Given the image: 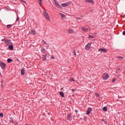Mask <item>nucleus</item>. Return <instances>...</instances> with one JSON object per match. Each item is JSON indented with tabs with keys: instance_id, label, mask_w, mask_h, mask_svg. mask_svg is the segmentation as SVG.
Instances as JSON below:
<instances>
[{
	"instance_id": "nucleus-42",
	"label": "nucleus",
	"mask_w": 125,
	"mask_h": 125,
	"mask_svg": "<svg viewBox=\"0 0 125 125\" xmlns=\"http://www.w3.org/2000/svg\"><path fill=\"white\" fill-rule=\"evenodd\" d=\"M81 17H83V16H81Z\"/></svg>"
},
{
	"instance_id": "nucleus-22",
	"label": "nucleus",
	"mask_w": 125,
	"mask_h": 125,
	"mask_svg": "<svg viewBox=\"0 0 125 125\" xmlns=\"http://www.w3.org/2000/svg\"><path fill=\"white\" fill-rule=\"evenodd\" d=\"M88 39H94V37L92 35H89Z\"/></svg>"
},
{
	"instance_id": "nucleus-8",
	"label": "nucleus",
	"mask_w": 125,
	"mask_h": 125,
	"mask_svg": "<svg viewBox=\"0 0 125 125\" xmlns=\"http://www.w3.org/2000/svg\"><path fill=\"white\" fill-rule=\"evenodd\" d=\"M5 43H6L8 45L12 44V42H11V40H6L5 42Z\"/></svg>"
},
{
	"instance_id": "nucleus-1",
	"label": "nucleus",
	"mask_w": 125,
	"mask_h": 125,
	"mask_svg": "<svg viewBox=\"0 0 125 125\" xmlns=\"http://www.w3.org/2000/svg\"><path fill=\"white\" fill-rule=\"evenodd\" d=\"M43 14H44V16H45L46 19H47V20H50V18H49V15H48V13H47V12L44 11Z\"/></svg>"
},
{
	"instance_id": "nucleus-30",
	"label": "nucleus",
	"mask_w": 125,
	"mask_h": 125,
	"mask_svg": "<svg viewBox=\"0 0 125 125\" xmlns=\"http://www.w3.org/2000/svg\"><path fill=\"white\" fill-rule=\"evenodd\" d=\"M115 82H116V78H114V79L112 80V83H115Z\"/></svg>"
},
{
	"instance_id": "nucleus-7",
	"label": "nucleus",
	"mask_w": 125,
	"mask_h": 125,
	"mask_svg": "<svg viewBox=\"0 0 125 125\" xmlns=\"http://www.w3.org/2000/svg\"><path fill=\"white\" fill-rule=\"evenodd\" d=\"M82 29L83 32H87L88 30H90V27L85 28V27H82Z\"/></svg>"
},
{
	"instance_id": "nucleus-28",
	"label": "nucleus",
	"mask_w": 125,
	"mask_h": 125,
	"mask_svg": "<svg viewBox=\"0 0 125 125\" xmlns=\"http://www.w3.org/2000/svg\"><path fill=\"white\" fill-rule=\"evenodd\" d=\"M95 95L97 97H99L100 95L98 93H95Z\"/></svg>"
},
{
	"instance_id": "nucleus-12",
	"label": "nucleus",
	"mask_w": 125,
	"mask_h": 125,
	"mask_svg": "<svg viewBox=\"0 0 125 125\" xmlns=\"http://www.w3.org/2000/svg\"><path fill=\"white\" fill-rule=\"evenodd\" d=\"M99 51H102L103 52H107V49L105 48H100L99 49Z\"/></svg>"
},
{
	"instance_id": "nucleus-27",
	"label": "nucleus",
	"mask_w": 125,
	"mask_h": 125,
	"mask_svg": "<svg viewBox=\"0 0 125 125\" xmlns=\"http://www.w3.org/2000/svg\"><path fill=\"white\" fill-rule=\"evenodd\" d=\"M117 59H123L124 58L122 56H118L117 57Z\"/></svg>"
},
{
	"instance_id": "nucleus-41",
	"label": "nucleus",
	"mask_w": 125,
	"mask_h": 125,
	"mask_svg": "<svg viewBox=\"0 0 125 125\" xmlns=\"http://www.w3.org/2000/svg\"><path fill=\"white\" fill-rule=\"evenodd\" d=\"M21 1H23V0H21Z\"/></svg>"
},
{
	"instance_id": "nucleus-4",
	"label": "nucleus",
	"mask_w": 125,
	"mask_h": 125,
	"mask_svg": "<svg viewBox=\"0 0 125 125\" xmlns=\"http://www.w3.org/2000/svg\"><path fill=\"white\" fill-rule=\"evenodd\" d=\"M54 2L56 6L58 7V8H62V7H61V6L58 4V3H57V1H56V0H54Z\"/></svg>"
},
{
	"instance_id": "nucleus-26",
	"label": "nucleus",
	"mask_w": 125,
	"mask_h": 125,
	"mask_svg": "<svg viewBox=\"0 0 125 125\" xmlns=\"http://www.w3.org/2000/svg\"><path fill=\"white\" fill-rule=\"evenodd\" d=\"M7 28L8 29H10V28H11V24H8L7 25Z\"/></svg>"
},
{
	"instance_id": "nucleus-11",
	"label": "nucleus",
	"mask_w": 125,
	"mask_h": 125,
	"mask_svg": "<svg viewBox=\"0 0 125 125\" xmlns=\"http://www.w3.org/2000/svg\"><path fill=\"white\" fill-rule=\"evenodd\" d=\"M67 32L68 34H74V33H75V31L72 29H68Z\"/></svg>"
},
{
	"instance_id": "nucleus-33",
	"label": "nucleus",
	"mask_w": 125,
	"mask_h": 125,
	"mask_svg": "<svg viewBox=\"0 0 125 125\" xmlns=\"http://www.w3.org/2000/svg\"><path fill=\"white\" fill-rule=\"evenodd\" d=\"M123 35L124 36H125V31H123Z\"/></svg>"
},
{
	"instance_id": "nucleus-40",
	"label": "nucleus",
	"mask_w": 125,
	"mask_h": 125,
	"mask_svg": "<svg viewBox=\"0 0 125 125\" xmlns=\"http://www.w3.org/2000/svg\"><path fill=\"white\" fill-rule=\"evenodd\" d=\"M75 112L77 113V112H78V111H77V110H76Z\"/></svg>"
},
{
	"instance_id": "nucleus-3",
	"label": "nucleus",
	"mask_w": 125,
	"mask_h": 125,
	"mask_svg": "<svg viewBox=\"0 0 125 125\" xmlns=\"http://www.w3.org/2000/svg\"><path fill=\"white\" fill-rule=\"evenodd\" d=\"M109 78V75L107 73H104L103 75V80H107V79Z\"/></svg>"
},
{
	"instance_id": "nucleus-17",
	"label": "nucleus",
	"mask_w": 125,
	"mask_h": 125,
	"mask_svg": "<svg viewBox=\"0 0 125 125\" xmlns=\"http://www.w3.org/2000/svg\"><path fill=\"white\" fill-rule=\"evenodd\" d=\"M9 49L10 50H13V45H10L9 46Z\"/></svg>"
},
{
	"instance_id": "nucleus-35",
	"label": "nucleus",
	"mask_w": 125,
	"mask_h": 125,
	"mask_svg": "<svg viewBox=\"0 0 125 125\" xmlns=\"http://www.w3.org/2000/svg\"><path fill=\"white\" fill-rule=\"evenodd\" d=\"M39 4H40V5H42V1L39 2Z\"/></svg>"
},
{
	"instance_id": "nucleus-31",
	"label": "nucleus",
	"mask_w": 125,
	"mask_h": 125,
	"mask_svg": "<svg viewBox=\"0 0 125 125\" xmlns=\"http://www.w3.org/2000/svg\"><path fill=\"white\" fill-rule=\"evenodd\" d=\"M0 117H3V114L2 113L0 114Z\"/></svg>"
},
{
	"instance_id": "nucleus-2",
	"label": "nucleus",
	"mask_w": 125,
	"mask_h": 125,
	"mask_svg": "<svg viewBox=\"0 0 125 125\" xmlns=\"http://www.w3.org/2000/svg\"><path fill=\"white\" fill-rule=\"evenodd\" d=\"M0 66L1 69H3L4 70V69H5V66H6V64H5L3 62H0Z\"/></svg>"
},
{
	"instance_id": "nucleus-36",
	"label": "nucleus",
	"mask_w": 125,
	"mask_h": 125,
	"mask_svg": "<svg viewBox=\"0 0 125 125\" xmlns=\"http://www.w3.org/2000/svg\"><path fill=\"white\" fill-rule=\"evenodd\" d=\"M28 29H29L30 30H31V29H32V27H31V26H29V27H28Z\"/></svg>"
},
{
	"instance_id": "nucleus-18",
	"label": "nucleus",
	"mask_w": 125,
	"mask_h": 125,
	"mask_svg": "<svg viewBox=\"0 0 125 125\" xmlns=\"http://www.w3.org/2000/svg\"><path fill=\"white\" fill-rule=\"evenodd\" d=\"M41 51L42 53V54H43V53H44L45 52V49L44 48H42L41 49Z\"/></svg>"
},
{
	"instance_id": "nucleus-19",
	"label": "nucleus",
	"mask_w": 125,
	"mask_h": 125,
	"mask_svg": "<svg viewBox=\"0 0 125 125\" xmlns=\"http://www.w3.org/2000/svg\"><path fill=\"white\" fill-rule=\"evenodd\" d=\"M60 95L62 97H64V93L62 92H60Z\"/></svg>"
},
{
	"instance_id": "nucleus-6",
	"label": "nucleus",
	"mask_w": 125,
	"mask_h": 125,
	"mask_svg": "<svg viewBox=\"0 0 125 125\" xmlns=\"http://www.w3.org/2000/svg\"><path fill=\"white\" fill-rule=\"evenodd\" d=\"M91 44V43H89L86 45V46H85V49H86V50H89V49H90Z\"/></svg>"
},
{
	"instance_id": "nucleus-5",
	"label": "nucleus",
	"mask_w": 125,
	"mask_h": 125,
	"mask_svg": "<svg viewBox=\"0 0 125 125\" xmlns=\"http://www.w3.org/2000/svg\"><path fill=\"white\" fill-rule=\"evenodd\" d=\"M70 4H71V2H68L62 4V6H63V7H66V6H68V5H70Z\"/></svg>"
},
{
	"instance_id": "nucleus-16",
	"label": "nucleus",
	"mask_w": 125,
	"mask_h": 125,
	"mask_svg": "<svg viewBox=\"0 0 125 125\" xmlns=\"http://www.w3.org/2000/svg\"><path fill=\"white\" fill-rule=\"evenodd\" d=\"M86 2H90V3H93V0H85Z\"/></svg>"
},
{
	"instance_id": "nucleus-21",
	"label": "nucleus",
	"mask_w": 125,
	"mask_h": 125,
	"mask_svg": "<svg viewBox=\"0 0 125 125\" xmlns=\"http://www.w3.org/2000/svg\"><path fill=\"white\" fill-rule=\"evenodd\" d=\"M7 62L8 63H11V62H12V60L11 59H8Z\"/></svg>"
},
{
	"instance_id": "nucleus-23",
	"label": "nucleus",
	"mask_w": 125,
	"mask_h": 125,
	"mask_svg": "<svg viewBox=\"0 0 125 125\" xmlns=\"http://www.w3.org/2000/svg\"><path fill=\"white\" fill-rule=\"evenodd\" d=\"M71 117H72V116L70 114H68L67 116V120H70L71 119Z\"/></svg>"
},
{
	"instance_id": "nucleus-39",
	"label": "nucleus",
	"mask_w": 125,
	"mask_h": 125,
	"mask_svg": "<svg viewBox=\"0 0 125 125\" xmlns=\"http://www.w3.org/2000/svg\"><path fill=\"white\" fill-rule=\"evenodd\" d=\"M72 91H75V89H72Z\"/></svg>"
},
{
	"instance_id": "nucleus-25",
	"label": "nucleus",
	"mask_w": 125,
	"mask_h": 125,
	"mask_svg": "<svg viewBox=\"0 0 125 125\" xmlns=\"http://www.w3.org/2000/svg\"><path fill=\"white\" fill-rule=\"evenodd\" d=\"M17 20L16 21V22H17V21H19V19H20V18L18 16V15H17Z\"/></svg>"
},
{
	"instance_id": "nucleus-13",
	"label": "nucleus",
	"mask_w": 125,
	"mask_h": 125,
	"mask_svg": "<svg viewBox=\"0 0 125 125\" xmlns=\"http://www.w3.org/2000/svg\"><path fill=\"white\" fill-rule=\"evenodd\" d=\"M21 75H25V69L24 68L21 69Z\"/></svg>"
},
{
	"instance_id": "nucleus-24",
	"label": "nucleus",
	"mask_w": 125,
	"mask_h": 125,
	"mask_svg": "<svg viewBox=\"0 0 125 125\" xmlns=\"http://www.w3.org/2000/svg\"><path fill=\"white\" fill-rule=\"evenodd\" d=\"M120 71H121V69H120V67H118L117 68V73H120V72H121Z\"/></svg>"
},
{
	"instance_id": "nucleus-14",
	"label": "nucleus",
	"mask_w": 125,
	"mask_h": 125,
	"mask_svg": "<svg viewBox=\"0 0 125 125\" xmlns=\"http://www.w3.org/2000/svg\"><path fill=\"white\" fill-rule=\"evenodd\" d=\"M29 34H31V35H36V32L31 30L30 32H29Z\"/></svg>"
},
{
	"instance_id": "nucleus-34",
	"label": "nucleus",
	"mask_w": 125,
	"mask_h": 125,
	"mask_svg": "<svg viewBox=\"0 0 125 125\" xmlns=\"http://www.w3.org/2000/svg\"><path fill=\"white\" fill-rule=\"evenodd\" d=\"M74 55H77V54L76 53V51H74Z\"/></svg>"
},
{
	"instance_id": "nucleus-29",
	"label": "nucleus",
	"mask_w": 125,
	"mask_h": 125,
	"mask_svg": "<svg viewBox=\"0 0 125 125\" xmlns=\"http://www.w3.org/2000/svg\"><path fill=\"white\" fill-rule=\"evenodd\" d=\"M70 82H75V80H74V79H73V78H71V79L70 80Z\"/></svg>"
},
{
	"instance_id": "nucleus-15",
	"label": "nucleus",
	"mask_w": 125,
	"mask_h": 125,
	"mask_svg": "<svg viewBox=\"0 0 125 125\" xmlns=\"http://www.w3.org/2000/svg\"><path fill=\"white\" fill-rule=\"evenodd\" d=\"M103 111H104V112H106V111L108 110V108H107V106H104L103 108Z\"/></svg>"
},
{
	"instance_id": "nucleus-38",
	"label": "nucleus",
	"mask_w": 125,
	"mask_h": 125,
	"mask_svg": "<svg viewBox=\"0 0 125 125\" xmlns=\"http://www.w3.org/2000/svg\"><path fill=\"white\" fill-rule=\"evenodd\" d=\"M38 1H42V0H38Z\"/></svg>"
},
{
	"instance_id": "nucleus-37",
	"label": "nucleus",
	"mask_w": 125,
	"mask_h": 125,
	"mask_svg": "<svg viewBox=\"0 0 125 125\" xmlns=\"http://www.w3.org/2000/svg\"><path fill=\"white\" fill-rule=\"evenodd\" d=\"M51 57H52V59H55V58H54V57H53V56H51Z\"/></svg>"
},
{
	"instance_id": "nucleus-9",
	"label": "nucleus",
	"mask_w": 125,
	"mask_h": 125,
	"mask_svg": "<svg viewBox=\"0 0 125 125\" xmlns=\"http://www.w3.org/2000/svg\"><path fill=\"white\" fill-rule=\"evenodd\" d=\"M42 59L43 61H44L45 60H46V56H47V54H42Z\"/></svg>"
},
{
	"instance_id": "nucleus-20",
	"label": "nucleus",
	"mask_w": 125,
	"mask_h": 125,
	"mask_svg": "<svg viewBox=\"0 0 125 125\" xmlns=\"http://www.w3.org/2000/svg\"><path fill=\"white\" fill-rule=\"evenodd\" d=\"M60 14L61 15L62 19H64L65 18V15H63L62 13H60Z\"/></svg>"
},
{
	"instance_id": "nucleus-32",
	"label": "nucleus",
	"mask_w": 125,
	"mask_h": 125,
	"mask_svg": "<svg viewBox=\"0 0 125 125\" xmlns=\"http://www.w3.org/2000/svg\"><path fill=\"white\" fill-rule=\"evenodd\" d=\"M77 20H81V18H76Z\"/></svg>"
},
{
	"instance_id": "nucleus-10",
	"label": "nucleus",
	"mask_w": 125,
	"mask_h": 125,
	"mask_svg": "<svg viewBox=\"0 0 125 125\" xmlns=\"http://www.w3.org/2000/svg\"><path fill=\"white\" fill-rule=\"evenodd\" d=\"M91 111H92V109L90 107L88 108L86 112V115H89L91 113Z\"/></svg>"
}]
</instances>
